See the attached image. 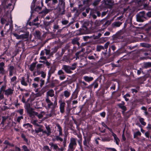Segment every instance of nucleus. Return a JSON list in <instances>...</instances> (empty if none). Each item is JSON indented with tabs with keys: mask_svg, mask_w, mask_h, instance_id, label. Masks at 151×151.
<instances>
[{
	"mask_svg": "<svg viewBox=\"0 0 151 151\" xmlns=\"http://www.w3.org/2000/svg\"><path fill=\"white\" fill-rule=\"evenodd\" d=\"M2 120L0 124V125H2V127H4V122L6 121L7 119V118L5 116H2Z\"/></svg>",
	"mask_w": 151,
	"mask_h": 151,
	"instance_id": "obj_24",
	"label": "nucleus"
},
{
	"mask_svg": "<svg viewBox=\"0 0 151 151\" xmlns=\"http://www.w3.org/2000/svg\"><path fill=\"white\" fill-rule=\"evenodd\" d=\"M83 79L85 81L88 83L93 81L94 79L93 77L87 76H84Z\"/></svg>",
	"mask_w": 151,
	"mask_h": 151,
	"instance_id": "obj_10",
	"label": "nucleus"
},
{
	"mask_svg": "<svg viewBox=\"0 0 151 151\" xmlns=\"http://www.w3.org/2000/svg\"><path fill=\"white\" fill-rule=\"evenodd\" d=\"M4 91V92H5V94L8 96L13 94L14 90L11 88H9Z\"/></svg>",
	"mask_w": 151,
	"mask_h": 151,
	"instance_id": "obj_12",
	"label": "nucleus"
},
{
	"mask_svg": "<svg viewBox=\"0 0 151 151\" xmlns=\"http://www.w3.org/2000/svg\"><path fill=\"white\" fill-rule=\"evenodd\" d=\"M100 115L103 118H104L106 116V112L104 111L100 113Z\"/></svg>",
	"mask_w": 151,
	"mask_h": 151,
	"instance_id": "obj_64",
	"label": "nucleus"
},
{
	"mask_svg": "<svg viewBox=\"0 0 151 151\" xmlns=\"http://www.w3.org/2000/svg\"><path fill=\"white\" fill-rule=\"evenodd\" d=\"M141 135V133L139 131H138L135 133L134 134V138H137V136H140Z\"/></svg>",
	"mask_w": 151,
	"mask_h": 151,
	"instance_id": "obj_34",
	"label": "nucleus"
},
{
	"mask_svg": "<svg viewBox=\"0 0 151 151\" xmlns=\"http://www.w3.org/2000/svg\"><path fill=\"white\" fill-rule=\"evenodd\" d=\"M55 106H53L52 108V109L51 110L50 112L51 113H52V114H55Z\"/></svg>",
	"mask_w": 151,
	"mask_h": 151,
	"instance_id": "obj_53",
	"label": "nucleus"
},
{
	"mask_svg": "<svg viewBox=\"0 0 151 151\" xmlns=\"http://www.w3.org/2000/svg\"><path fill=\"white\" fill-rule=\"evenodd\" d=\"M79 91V89L77 88L74 91L73 93L71 96L70 98V100H72L73 99H76L77 98L78 95Z\"/></svg>",
	"mask_w": 151,
	"mask_h": 151,
	"instance_id": "obj_7",
	"label": "nucleus"
},
{
	"mask_svg": "<svg viewBox=\"0 0 151 151\" xmlns=\"http://www.w3.org/2000/svg\"><path fill=\"white\" fill-rule=\"evenodd\" d=\"M77 139L73 137L70 138V142L68 146L69 150L70 151H73L77 145L76 142Z\"/></svg>",
	"mask_w": 151,
	"mask_h": 151,
	"instance_id": "obj_3",
	"label": "nucleus"
},
{
	"mask_svg": "<svg viewBox=\"0 0 151 151\" xmlns=\"http://www.w3.org/2000/svg\"><path fill=\"white\" fill-rule=\"evenodd\" d=\"M64 74V72L61 70H58V74L59 75H63Z\"/></svg>",
	"mask_w": 151,
	"mask_h": 151,
	"instance_id": "obj_60",
	"label": "nucleus"
},
{
	"mask_svg": "<svg viewBox=\"0 0 151 151\" xmlns=\"http://www.w3.org/2000/svg\"><path fill=\"white\" fill-rule=\"evenodd\" d=\"M151 67V62H144L142 68L144 69Z\"/></svg>",
	"mask_w": 151,
	"mask_h": 151,
	"instance_id": "obj_13",
	"label": "nucleus"
},
{
	"mask_svg": "<svg viewBox=\"0 0 151 151\" xmlns=\"http://www.w3.org/2000/svg\"><path fill=\"white\" fill-rule=\"evenodd\" d=\"M59 28V26L57 24H55L53 26V31L54 32H55L57 30H58V29Z\"/></svg>",
	"mask_w": 151,
	"mask_h": 151,
	"instance_id": "obj_31",
	"label": "nucleus"
},
{
	"mask_svg": "<svg viewBox=\"0 0 151 151\" xmlns=\"http://www.w3.org/2000/svg\"><path fill=\"white\" fill-rule=\"evenodd\" d=\"M24 107L25 109H26L27 112L33 109L31 107L30 104L29 103H25Z\"/></svg>",
	"mask_w": 151,
	"mask_h": 151,
	"instance_id": "obj_17",
	"label": "nucleus"
},
{
	"mask_svg": "<svg viewBox=\"0 0 151 151\" xmlns=\"http://www.w3.org/2000/svg\"><path fill=\"white\" fill-rule=\"evenodd\" d=\"M101 77H99L95 81L92 83L93 85L94 86V88L95 89L97 88L99 86V83L98 81L100 82L101 81Z\"/></svg>",
	"mask_w": 151,
	"mask_h": 151,
	"instance_id": "obj_8",
	"label": "nucleus"
},
{
	"mask_svg": "<svg viewBox=\"0 0 151 151\" xmlns=\"http://www.w3.org/2000/svg\"><path fill=\"white\" fill-rule=\"evenodd\" d=\"M78 40L76 38H74L72 41V43L73 45H76L78 41Z\"/></svg>",
	"mask_w": 151,
	"mask_h": 151,
	"instance_id": "obj_52",
	"label": "nucleus"
},
{
	"mask_svg": "<svg viewBox=\"0 0 151 151\" xmlns=\"http://www.w3.org/2000/svg\"><path fill=\"white\" fill-rule=\"evenodd\" d=\"M92 1V0H84L83 3L84 4H86L89 6L91 4Z\"/></svg>",
	"mask_w": 151,
	"mask_h": 151,
	"instance_id": "obj_21",
	"label": "nucleus"
},
{
	"mask_svg": "<svg viewBox=\"0 0 151 151\" xmlns=\"http://www.w3.org/2000/svg\"><path fill=\"white\" fill-rule=\"evenodd\" d=\"M37 0H33L32 2V5L31 6V8H34L35 6V3Z\"/></svg>",
	"mask_w": 151,
	"mask_h": 151,
	"instance_id": "obj_55",
	"label": "nucleus"
},
{
	"mask_svg": "<svg viewBox=\"0 0 151 151\" xmlns=\"http://www.w3.org/2000/svg\"><path fill=\"white\" fill-rule=\"evenodd\" d=\"M110 44V42H106L104 45V49H107L108 47V46Z\"/></svg>",
	"mask_w": 151,
	"mask_h": 151,
	"instance_id": "obj_49",
	"label": "nucleus"
},
{
	"mask_svg": "<svg viewBox=\"0 0 151 151\" xmlns=\"http://www.w3.org/2000/svg\"><path fill=\"white\" fill-rule=\"evenodd\" d=\"M50 88H51V86L49 84L45 86L43 88V89L47 91L48 90V89Z\"/></svg>",
	"mask_w": 151,
	"mask_h": 151,
	"instance_id": "obj_51",
	"label": "nucleus"
},
{
	"mask_svg": "<svg viewBox=\"0 0 151 151\" xmlns=\"http://www.w3.org/2000/svg\"><path fill=\"white\" fill-rule=\"evenodd\" d=\"M112 135L114 137V138L116 144L117 145H119V142L120 141V140L119 138L114 133H113V134H112Z\"/></svg>",
	"mask_w": 151,
	"mask_h": 151,
	"instance_id": "obj_16",
	"label": "nucleus"
},
{
	"mask_svg": "<svg viewBox=\"0 0 151 151\" xmlns=\"http://www.w3.org/2000/svg\"><path fill=\"white\" fill-rule=\"evenodd\" d=\"M55 67L54 66H52L50 68V70L48 71V73H50L51 74H52L55 73Z\"/></svg>",
	"mask_w": 151,
	"mask_h": 151,
	"instance_id": "obj_27",
	"label": "nucleus"
},
{
	"mask_svg": "<svg viewBox=\"0 0 151 151\" xmlns=\"http://www.w3.org/2000/svg\"><path fill=\"white\" fill-rule=\"evenodd\" d=\"M37 120H34L31 122V123L34 125H35L36 126H39L40 125L38 124L37 123Z\"/></svg>",
	"mask_w": 151,
	"mask_h": 151,
	"instance_id": "obj_42",
	"label": "nucleus"
},
{
	"mask_svg": "<svg viewBox=\"0 0 151 151\" xmlns=\"http://www.w3.org/2000/svg\"><path fill=\"white\" fill-rule=\"evenodd\" d=\"M101 55L102 58H109L110 56V53H108V52H102Z\"/></svg>",
	"mask_w": 151,
	"mask_h": 151,
	"instance_id": "obj_18",
	"label": "nucleus"
},
{
	"mask_svg": "<svg viewBox=\"0 0 151 151\" xmlns=\"http://www.w3.org/2000/svg\"><path fill=\"white\" fill-rule=\"evenodd\" d=\"M55 139L57 141H60V142H63V138L60 137L59 136H56L55 137Z\"/></svg>",
	"mask_w": 151,
	"mask_h": 151,
	"instance_id": "obj_46",
	"label": "nucleus"
},
{
	"mask_svg": "<svg viewBox=\"0 0 151 151\" xmlns=\"http://www.w3.org/2000/svg\"><path fill=\"white\" fill-rule=\"evenodd\" d=\"M63 95L65 98H68L70 95V92L67 90H65L64 92Z\"/></svg>",
	"mask_w": 151,
	"mask_h": 151,
	"instance_id": "obj_23",
	"label": "nucleus"
},
{
	"mask_svg": "<svg viewBox=\"0 0 151 151\" xmlns=\"http://www.w3.org/2000/svg\"><path fill=\"white\" fill-rule=\"evenodd\" d=\"M17 112H19L20 115H22L24 113V110L23 109H20L18 110Z\"/></svg>",
	"mask_w": 151,
	"mask_h": 151,
	"instance_id": "obj_62",
	"label": "nucleus"
},
{
	"mask_svg": "<svg viewBox=\"0 0 151 151\" xmlns=\"http://www.w3.org/2000/svg\"><path fill=\"white\" fill-rule=\"evenodd\" d=\"M21 84L22 85L24 86H27L28 85L27 83L25 81V78L22 77V80L21 81Z\"/></svg>",
	"mask_w": 151,
	"mask_h": 151,
	"instance_id": "obj_26",
	"label": "nucleus"
},
{
	"mask_svg": "<svg viewBox=\"0 0 151 151\" xmlns=\"http://www.w3.org/2000/svg\"><path fill=\"white\" fill-rule=\"evenodd\" d=\"M52 74H51L50 73H48L47 78V81L46 83V84H47L48 83H50V79L51 77Z\"/></svg>",
	"mask_w": 151,
	"mask_h": 151,
	"instance_id": "obj_32",
	"label": "nucleus"
},
{
	"mask_svg": "<svg viewBox=\"0 0 151 151\" xmlns=\"http://www.w3.org/2000/svg\"><path fill=\"white\" fill-rule=\"evenodd\" d=\"M136 19L137 21L142 22L147 20L146 14L144 11L140 12L136 15Z\"/></svg>",
	"mask_w": 151,
	"mask_h": 151,
	"instance_id": "obj_2",
	"label": "nucleus"
},
{
	"mask_svg": "<svg viewBox=\"0 0 151 151\" xmlns=\"http://www.w3.org/2000/svg\"><path fill=\"white\" fill-rule=\"evenodd\" d=\"M58 3V0H52V2L49 3L47 5L51 8H55V5Z\"/></svg>",
	"mask_w": 151,
	"mask_h": 151,
	"instance_id": "obj_9",
	"label": "nucleus"
},
{
	"mask_svg": "<svg viewBox=\"0 0 151 151\" xmlns=\"http://www.w3.org/2000/svg\"><path fill=\"white\" fill-rule=\"evenodd\" d=\"M71 109V108L70 107H67L66 109V112L67 114H68L70 113V111Z\"/></svg>",
	"mask_w": 151,
	"mask_h": 151,
	"instance_id": "obj_63",
	"label": "nucleus"
},
{
	"mask_svg": "<svg viewBox=\"0 0 151 151\" xmlns=\"http://www.w3.org/2000/svg\"><path fill=\"white\" fill-rule=\"evenodd\" d=\"M36 63H33L32 64H31L30 65L29 68V69L31 71H33L35 67Z\"/></svg>",
	"mask_w": 151,
	"mask_h": 151,
	"instance_id": "obj_29",
	"label": "nucleus"
},
{
	"mask_svg": "<svg viewBox=\"0 0 151 151\" xmlns=\"http://www.w3.org/2000/svg\"><path fill=\"white\" fill-rule=\"evenodd\" d=\"M65 105V103L64 102H62L60 104V111L62 113H63L64 112Z\"/></svg>",
	"mask_w": 151,
	"mask_h": 151,
	"instance_id": "obj_14",
	"label": "nucleus"
},
{
	"mask_svg": "<svg viewBox=\"0 0 151 151\" xmlns=\"http://www.w3.org/2000/svg\"><path fill=\"white\" fill-rule=\"evenodd\" d=\"M104 50V47L101 45H98L96 47V51L100 52L101 50Z\"/></svg>",
	"mask_w": 151,
	"mask_h": 151,
	"instance_id": "obj_35",
	"label": "nucleus"
},
{
	"mask_svg": "<svg viewBox=\"0 0 151 151\" xmlns=\"http://www.w3.org/2000/svg\"><path fill=\"white\" fill-rule=\"evenodd\" d=\"M23 126L26 128H27L29 127L32 128V126L29 123L24 124Z\"/></svg>",
	"mask_w": 151,
	"mask_h": 151,
	"instance_id": "obj_37",
	"label": "nucleus"
},
{
	"mask_svg": "<svg viewBox=\"0 0 151 151\" xmlns=\"http://www.w3.org/2000/svg\"><path fill=\"white\" fill-rule=\"evenodd\" d=\"M27 113L29 114V116L32 117L34 116V114H35L36 115H37L38 114V113L33 111V109L27 111Z\"/></svg>",
	"mask_w": 151,
	"mask_h": 151,
	"instance_id": "obj_11",
	"label": "nucleus"
},
{
	"mask_svg": "<svg viewBox=\"0 0 151 151\" xmlns=\"http://www.w3.org/2000/svg\"><path fill=\"white\" fill-rule=\"evenodd\" d=\"M122 23V22H116L113 23L112 25L113 26L119 27L120 26Z\"/></svg>",
	"mask_w": 151,
	"mask_h": 151,
	"instance_id": "obj_22",
	"label": "nucleus"
},
{
	"mask_svg": "<svg viewBox=\"0 0 151 151\" xmlns=\"http://www.w3.org/2000/svg\"><path fill=\"white\" fill-rule=\"evenodd\" d=\"M23 45V42L22 41H19L16 44V46L18 47H21V46H22Z\"/></svg>",
	"mask_w": 151,
	"mask_h": 151,
	"instance_id": "obj_39",
	"label": "nucleus"
},
{
	"mask_svg": "<svg viewBox=\"0 0 151 151\" xmlns=\"http://www.w3.org/2000/svg\"><path fill=\"white\" fill-rule=\"evenodd\" d=\"M58 81L57 80H53L51 81V83L49 84L50 86H51V88H53L55 86V83H54V81Z\"/></svg>",
	"mask_w": 151,
	"mask_h": 151,
	"instance_id": "obj_40",
	"label": "nucleus"
},
{
	"mask_svg": "<svg viewBox=\"0 0 151 151\" xmlns=\"http://www.w3.org/2000/svg\"><path fill=\"white\" fill-rule=\"evenodd\" d=\"M21 137L22 138L24 141L26 143H28V139L26 137L25 135L23 133L21 134Z\"/></svg>",
	"mask_w": 151,
	"mask_h": 151,
	"instance_id": "obj_38",
	"label": "nucleus"
},
{
	"mask_svg": "<svg viewBox=\"0 0 151 151\" xmlns=\"http://www.w3.org/2000/svg\"><path fill=\"white\" fill-rule=\"evenodd\" d=\"M76 63L73 64L71 66L64 65H63L62 69L64 70L66 73L71 74L73 73L71 70H74L76 68Z\"/></svg>",
	"mask_w": 151,
	"mask_h": 151,
	"instance_id": "obj_1",
	"label": "nucleus"
},
{
	"mask_svg": "<svg viewBox=\"0 0 151 151\" xmlns=\"http://www.w3.org/2000/svg\"><path fill=\"white\" fill-rule=\"evenodd\" d=\"M39 127H40L39 128H36L35 129V132L37 134L40 132H41L43 131V129H42V128L43 127V126L40 125V126H39Z\"/></svg>",
	"mask_w": 151,
	"mask_h": 151,
	"instance_id": "obj_20",
	"label": "nucleus"
},
{
	"mask_svg": "<svg viewBox=\"0 0 151 151\" xmlns=\"http://www.w3.org/2000/svg\"><path fill=\"white\" fill-rule=\"evenodd\" d=\"M113 3L114 2L111 1L109 0L108 1V4H106V5L109 8H111L114 5Z\"/></svg>",
	"mask_w": 151,
	"mask_h": 151,
	"instance_id": "obj_25",
	"label": "nucleus"
},
{
	"mask_svg": "<svg viewBox=\"0 0 151 151\" xmlns=\"http://www.w3.org/2000/svg\"><path fill=\"white\" fill-rule=\"evenodd\" d=\"M49 10L47 9L46 7L45 9H44L42 10V12H41L42 13H43L45 14H46L49 13Z\"/></svg>",
	"mask_w": 151,
	"mask_h": 151,
	"instance_id": "obj_45",
	"label": "nucleus"
},
{
	"mask_svg": "<svg viewBox=\"0 0 151 151\" xmlns=\"http://www.w3.org/2000/svg\"><path fill=\"white\" fill-rule=\"evenodd\" d=\"M22 148L24 151H30V150L25 145H23L22 146Z\"/></svg>",
	"mask_w": 151,
	"mask_h": 151,
	"instance_id": "obj_56",
	"label": "nucleus"
},
{
	"mask_svg": "<svg viewBox=\"0 0 151 151\" xmlns=\"http://www.w3.org/2000/svg\"><path fill=\"white\" fill-rule=\"evenodd\" d=\"M54 91L52 89L49 90L47 93V96L52 97L54 96Z\"/></svg>",
	"mask_w": 151,
	"mask_h": 151,
	"instance_id": "obj_15",
	"label": "nucleus"
},
{
	"mask_svg": "<svg viewBox=\"0 0 151 151\" xmlns=\"http://www.w3.org/2000/svg\"><path fill=\"white\" fill-rule=\"evenodd\" d=\"M41 76L43 78H45L46 77V74L43 71H42L41 72Z\"/></svg>",
	"mask_w": 151,
	"mask_h": 151,
	"instance_id": "obj_59",
	"label": "nucleus"
},
{
	"mask_svg": "<svg viewBox=\"0 0 151 151\" xmlns=\"http://www.w3.org/2000/svg\"><path fill=\"white\" fill-rule=\"evenodd\" d=\"M139 122L142 124L144 126H145L146 124V123L144 121V119L142 118H140L139 119Z\"/></svg>",
	"mask_w": 151,
	"mask_h": 151,
	"instance_id": "obj_41",
	"label": "nucleus"
},
{
	"mask_svg": "<svg viewBox=\"0 0 151 151\" xmlns=\"http://www.w3.org/2000/svg\"><path fill=\"white\" fill-rule=\"evenodd\" d=\"M9 71H13L14 70V68L13 66L12 65L10 66L8 68Z\"/></svg>",
	"mask_w": 151,
	"mask_h": 151,
	"instance_id": "obj_61",
	"label": "nucleus"
},
{
	"mask_svg": "<svg viewBox=\"0 0 151 151\" xmlns=\"http://www.w3.org/2000/svg\"><path fill=\"white\" fill-rule=\"evenodd\" d=\"M139 38L140 39H142V40H145V38L146 37L145 35L144 34H142L139 35Z\"/></svg>",
	"mask_w": 151,
	"mask_h": 151,
	"instance_id": "obj_43",
	"label": "nucleus"
},
{
	"mask_svg": "<svg viewBox=\"0 0 151 151\" xmlns=\"http://www.w3.org/2000/svg\"><path fill=\"white\" fill-rule=\"evenodd\" d=\"M99 1H100L98 0H95L93 3V5L95 6H96L99 4Z\"/></svg>",
	"mask_w": 151,
	"mask_h": 151,
	"instance_id": "obj_50",
	"label": "nucleus"
},
{
	"mask_svg": "<svg viewBox=\"0 0 151 151\" xmlns=\"http://www.w3.org/2000/svg\"><path fill=\"white\" fill-rule=\"evenodd\" d=\"M29 32H27L24 34L21 35V39H27L29 37Z\"/></svg>",
	"mask_w": 151,
	"mask_h": 151,
	"instance_id": "obj_19",
	"label": "nucleus"
},
{
	"mask_svg": "<svg viewBox=\"0 0 151 151\" xmlns=\"http://www.w3.org/2000/svg\"><path fill=\"white\" fill-rule=\"evenodd\" d=\"M78 145L80 146V148L81 151H83L82 146V140H78Z\"/></svg>",
	"mask_w": 151,
	"mask_h": 151,
	"instance_id": "obj_33",
	"label": "nucleus"
},
{
	"mask_svg": "<svg viewBox=\"0 0 151 151\" xmlns=\"http://www.w3.org/2000/svg\"><path fill=\"white\" fill-rule=\"evenodd\" d=\"M146 17L147 19V17L150 18L151 17V11L148 12L146 14Z\"/></svg>",
	"mask_w": 151,
	"mask_h": 151,
	"instance_id": "obj_58",
	"label": "nucleus"
},
{
	"mask_svg": "<svg viewBox=\"0 0 151 151\" xmlns=\"http://www.w3.org/2000/svg\"><path fill=\"white\" fill-rule=\"evenodd\" d=\"M35 35L38 38H40L41 36V33L39 31H35Z\"/></svg>",
	"mask_w": 151,
	"mask_h": 151,
	"instance_id": "obj_44",
	"label": "nucleus"
},
{
	"mask_svg": "<svg viewBox=\"0 0 151 151\" xmlns=\"http://www.w3.org/2000/svg\"><path fill=\"white\" fill-rule=\"evenodd\" d=\"M101 35H102V34L100 33H99L98 34V35L95 36V37H94V39H98L100 37Z\"/></svg>",
	"mask_w": 151,
	"mask_h": 151,
	"instance_id": "obj_57",
	"label": "nucleus"
},
{
	"mask_svg": "<svg viewBox=\"0 0 151 151\" xmlns=\"http://www.w3.org/2000/svg\"><path fill=\"white\" fill-rule=\"evenodd\" d=\"M121 105L119 106H118L122 110H124V111H126L127 110V107L126 106H121Z\"/></svg>",
	"mask_w": 151,
	"mask_h": 151,
	"instance_id": "obj_47",
	"label": "nucleus"
},
{
	"mask_svg": "<svg viewBox=\"0 0 151 151\" xmlns=\"http://www.w3.org/2000/svg\"><path fill=\"white\" fill-rule=\"evenodd\" d=\"M69 22V21L67 20H64L61 21V23L63 25L67 24Z\"/></svg>",
	"mask_w": 151,
	"mask_h": 151,
	"instance_id": "obj_54",
	"label": "nucleus"
},
{
	"mask_svg": "<svg viewBox=\"0 0 151 151\" xmlns=\"http://www.w3.org/2000/svg\"><path fill=\"white\" fill-rule=\"evenodd\" d=\"M13 35L16 37L17 39H21V35H19L16 33H14L13 34Z\"/></svg>",
	"mask_w": 151,
	"mask_h": 151,
	"instance_id": "obj_48",
	"label": "nucleus"
},
{
	"mask_svg": "<svg viewBox=\"0 0 151 151\" xmlns=\"http://www.w3.org/2000/svg\"><path fill=\"white\" fill-rule=\"evenodd\" d=\"M59 3L55 9L57 10L60 12H61L62 10L63 12H64L65 9V3L64 0H59Z\"/></svg>",
	"mask_w": 151,
	"mask_h": 151,
	"instance_id": "obj_4",
	"label": "nucleus"
},
{
	"mask_svg": "<svg viewBox=\"0 0 151 151\" xmlns=\"http://www.w3.org/2000/svg\"><path fill=\"white\" fill-rule=\"evenodd\" d=\"M45 128L47 130V136H49L50 135L51 132L50 128L49 125L48 126H46L45 127Z\"/></svg>",
	"mask_w": 151,
	"mask_h": 151,
	"instance_id": "obj_36",
	"label": "nucleus"
},
{
	"mask_svg": "<svg viewBox=\"0 0 151 151\" xmlns=\"http://www.w3.org/2000/svg\"><path fill=\"white\" fill-rule=\"evenodd\" d=\"M101 14L100 12L96 9H91L90 12V15L93 19H95L97 18V16L99 17L100 16Z\"/></svg>",
	"mask_w": 151,
	"mask_h": 151,
	"instance_id": "obj_6",
	"label": "nucleus"
},
{
	"mask_svg": "<svg viewBox=\"0 0 151 151\" xmlns=\"http://www.w3.org/2000/svg\"><path fill=\"white\" fill-rule=\"evenodd\" d=\"M54 21L53 20H51L49 22L44 21V24L45 26L47 27L50 25L51 23H53Z\"/></svg>",
	"mask_w": 151,
	"mask_h": 151,
	"instance_id": "obj_28",
	"label": "nucleus"
},
{
	"mask_svg": "<svg viewBox=\"0 0 151 151\" xmlns=\"http://www.w3.org/2000/svg\"><path fill=\"white\" fill-rule=\"evenodd\" d=\"M83 138L84 140L83 141V145L84 146L85 149L86 150L87 148H89V145L91 143V137L84 135Z\"/></svg>",
	"mask_w": 151,
	"mask_h": 151,
	"instance_id": "obj_5",
	"label": "nucleus"
},
{
	"mask_svg": "<svg viewBox=\"0 0 151 151\" xmlns=\"http://www.w3.org/2000/svg\"><path fill=\"white\" fill-rule=\"evenodd\" d=\"M86 23H84L82 25V28L81 29V32H82L83 30H85V31H87L88 30V27H87V26L86 25Z\"/></svg>",
	"mask_w": 151,
	"mask_h": 151,
	"instance_id": "obj_30",
	"label": "nucleus"
}]
</instances>
